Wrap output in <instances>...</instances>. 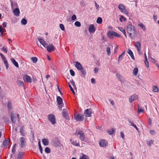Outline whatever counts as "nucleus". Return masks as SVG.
<instances>
[{"label": "nucleus", "mask_w": 159, "mask_h": 159, "mask_svg": "<svg viewBox=\"0 0 159 159\" xmlns=\"http://www.w3.org/2000/svg\"><path fill=\"white\" fill-rule=\"evenodd\" d=\"M27 20L23 18L21 20V23L23 25H26L27 24Z\"/></svg>", "instance_id": "obj_43"}, {"label": "nucleus", "mask_w": 159, "mask_h": 159, "mask_svg": "<svg viewBox=\"0 0 159 159\" xmlns=\"http://www.w3.org/2000/svg\"><path fill=\"white\" fill-rule=\"evenodd\" d=\"M150 133L151 134L154 135L155 134V132L154 130H152L150 131Z\"/></svg>", "instance_id": "obj_53"}, {"label": "nucleus", "mask_w": 159, "mask_h": 159, "mask_svg": "<svg viewBox=\"0 0 159 159\" xmlns=\"http://www.w3.org/2000/svg\"><path fill=\"white\" fill-rule=\"evenodd\" d=\"M80 159H89V158L87 155L83 154L82 156L80 157Z\"/></svg>", "instance_id": "obj_38"}, {"label": "nucleus", "mask_w": 159, "mask_h": 159, "mask_svg": "<svg viewBox=\"0 0 159 159\" xmlns=\"http://www.w3.org/2000/svg\"><path fill=\"white\" fill-rule=\"evenodd\" d=\"M118 29L120 31H121V32H122L123 33V34L124 35L125 37L126 38L127 36H126L125 30L123 28H122V27H119L118 28Z\"/></svg>", "instance_id": "obj_26"}, {"label": "nucleus", "mask_w": 159, "mask_h": 159, "mask_svg": "<svg viewBox=\"0 0 159 159\" xmlns=\"http://www.w3.org/2000/svg\"><path fill=\"white\" fill-rule=\"evenodd\" d=\"M119 20L121 22H122L123 20L125 21L126 20V18L125 17H124V16H123L120 15Z\"/></svg>", "instance_id": "obj_41"}, {"label": "nucleus", "mask_w": 159, "mask_h": 159, "mask_svg": "<svg viewBox=\"0 0 159 159\" xmlns=\"http://www.w3.org/2000/svg\"><path fill=\"white\" fill-rule=\"evenodd\" d=\"M106 51L107 52V55L108 56H110L111 54L110 48L109 47H107L106 48Z\"/></svg>", "instance_id": "obj_40"}, {"label": "nucleus", "mask_w": 159, "mask_h": 159, "mask_svg": "<svg viewBox=\"0 0 159 159\" xmlns=\"http://www.w3.org/2000/svg\"><path fill=\"white\" fill-rule=\"evenodd\" d=\"M9 143V140L5 139L3 142V145L5 147H6L8 145Z\"/></svg>", "instance_id": "obj_34"}, {"label": "nucleus", "mask_w": 159, "mask_h": 159, "mask_svg": "<svg viewBox=\"0 0 159 159\" xmlns=\"http://www.w3.org/2000/svg\"><path fill=\"white\" fill-rule=\"evenodd\" d=\"M38 144H39V149L40 150V152L41 154H42V148L41 146V144H40V141H39L38 143Z\"/></svg>", "instance_id": "obj_45"}, {"label": "nucleus", "mask_w": 159, "mask_h": 159, "mask_svg": "<svg viewBox=\"0 0 159 159\" xmlns=\"http://www.w3.org/2000/svg\"><path fill=\"white\" fill-rule=\"evenodd\" d=\"M129 122L131 126H133V127H134L137 131H138V128L137 127L136 125L133 123V121H131L130 120H129Z\"/></svg>", "instance_id": "obj_31"}, {"label": "nucleus", "mask_w": 159, "mask_h": 159, "mask_svg": "<svg viewBox=\"0 0 159 159\" xmlns=\"http://www.w3.org/2000/svg\"><path fill=\"white\" fill-rule=\"evenodd\" d=\"M48 120L52 124H54L56 122V119L54 115L51 114L48 116Z\"/></svg>", "instance_id": "obj_7"}, {"label": "nucleus", "mask_w": 159, "mask_h": 159, "mask_svg": "<svg viewBox=\"0 0 159 159\" xmlns=\"http://www.w3.org/2000/svg\"><path fill=\"white\" fill-rule=\"evenodd\" d=\"M2 50L6 53H7V48L4 47H3L2 48Z\"/></svg>", "instance_id": "obj_59"}, {"label": "nucleus", "mask_w": 159, "mask_h": 159, "mask_svg": "<svg viewBox=\"0 0 159 159\" xmlns=\"http://www.w3.org/2000/svg\"><path fill=\"white\" fill-rule=\"evenodd\" d=\"M7 23L6 22H4L3 23L2 25L4 27H6L7 26Z\"/></svg>", "instance_id": "obj_64"}, {"label": "nucleus", "mask_w": 159, "mask_h": 159, "mask_svg": "<svg viewBox=\"0 0 159 159\" xmlns=\"http://www.w3.org/2000/svg\"><path fill=\"white\" fill-rule=\"evenodd\" d=\"M59 26H60V28L62 30L64 31L65 30V27H64V25H63V24H60Z\"/></svg>", "instance_id": "obj_47"}, {"label": "nucleus", "mask_w": 159, "mask_h": 159, "mask_svg": "<svg viewBox=\"0 0 159 159\" xmlns=\"http://www.w3.org/2000/svg\"><path fill=\"white\" fill-rule=\"evenodd\" d=\"M107 36L108 38L111 39H113L114 36L117 37H120V36L119 34L112 30H110L107 32Z\"/></svg>", "instance_id": "obj_4"}, {"label": "nucleus", "mask_w": 159, "mask_h": 159, "mask_svg": "<svg viewBox=\"0 0 159 159\" xmlns=\"http://www.w3.org/2000/svg\"><path fill=\"white\" fill-rule=\"evenodd\" d=\"M23 78L24 80L26 81L27 83H31L32 81V79L31 77L28 75H24Z\"/></svg>", "instance_id": "obj_10"}, {"label": "nucleus", "mask_w": 159, "mask_h": 159, "mask_svg": "<svg viewBox=\"0 0 159 159\" xmlns=\"http://www.w3.org/2000/svg\"><path fill=\"white\" fill-rule=\"evenodd\" d=\"M116 75L119 80L121 82H124V80L122 77L120 75L118 74H116Z\"/></svg>", "instance_id": "obj_28"}, {"label": "nucleus", "mask_w": 159, "mask_h": 159, "mask_svg": "<svg viewBox=\"0 0 159 159\" xmlns=\"http://www.w3.org/2000/svg\"><path fill=\"white\" fill-rule=\"evenodd\" d=\"M31 59L34 63H36L38 60L37 58L35 57H32L31 58Z\"/></svg>", "instance_id": "obj_42"}, {"label": "nucleus", "mask_w": 159, "mask_h": 159, "mask_svg": "<svg viewBox=\"0 0 159 159\" xmlns=\"http://www.w3.org/2000/svg\"><path fill=\"white\" fill-rule=\"evenodd\" d=\"M95 80L93 78L91 79V82L92 84L95 83Z\"/></svg>", "instance_id": "obj_62"}, {"label": "nucleus", "mask_w": 159, "mask_h": 159, "mask_svg": "<svg viewBox=\"0 0 159 159\" xmlns=\"http://www.w3.org/2000/svg\"><path fill=\"white\" fill-rule=\"evenodd\" d=\"M144 111V110L142 108L138 106V113L139 114L141 112H143Z\"/></svg>", "instance_id": "obj_33"}, {"label": "nucleus", "mask_w": 159, "mask_h": 159, "mask_svg": "<svg viewBox=\"0 0 159 159\" xmlns=\"http://www.w3.org/2000/svg\"><path fill=\"white\" fill-rule=\"evenodd\" d=\"M17 84L20 86L23 87L24 86V82L20 80H17L16 82Z\"/></svg>", "instance_id": "obj_29"}, {"label": "nucleus", "mask_w": 159, "mask_h": 159, "mask_svg": "<svg viewBox=\"0 0 159 159\" xmlns=\"http://www.w3.org/2000/svg\"><path fill=\"white\" fill-rule=\"evenodd\" d=\"M138 98V96L137 95L133 94L129 97V102L132 103L133 101L137 100Z\"/></svg>", "instance_id": "obj_11"}, {"label": "nucleus", "mask_w": 159, "mask_h": 159, "mask_svg": "<svg viewBox=\"0 0 159 159\" xmlns=\"http://www.w3.org/2000/svg\"><path fill=\"white\" fill-rule=\"evenodd\" d=\"M0 55L6 66L7 69H8L9 67V65L6 57L1 53H0Z\"/></svg>", "instance_id": "obj_13"}, {"label": "nucleus", "mask_w": 159, "mask_h": 159, "mask_svg": "<svg viewBox=\"0 0 159 159\" xmlns=\"http://www.w3.org/2000/svg\"><path fill=\"white\" fill-rule=\"evenodd\" d=\"M80 70H81V72L82 75H86V72L85 70H84V69H83V68L82 69Z\"/></svg>", "instance_id": "obj_48"}, {"label": "nucleus", "mask_w": 159, "mask_h": 159, "mask_svg": "<svg viewBox=\"0 0 159 159\" xmlns=\"http://www.w3.org/2000/svg\"><path fill=\"white\" fill-rule=\"evenodd\" d=\"M94 3H95V6L96 7V9L98 11H99V5H98L95 1L94 2Z\"/></svg>", "instance_id": "obj_51"}, {"label": "nucleus", "mask_w": 159, "mask_h": 159, "mask_svg": "<svg viewBox=\"0 0 159 159\" xmlns=\"http://www.w3.org/2000/svg\"><path fill=\"white\" fill-rule=\"evenodd\" d=\"M128 53L132 59H134V56L133 53L130 49L128 50Z\"/></svg>", "instance_id": "obj_27"}, {"label": "nucleus", "mask_w": 159, "mask_h": 159, "mask_svg": "<svg viewBox=\"0 0 159 159\" xmlns=\"http://www.w3.org/2000/svg\"><path fill=\"white\" fill-rule=\"evenodd\" d=\"M107 133L110 135L112 134L114 132V129L112 128L110 129L107 130Z\"/></svg>", "instance_id": "obj_35"}, {"label": "nucleus", "mask_w": 159, "mask_h": 159, "mask_svg": "<svg viewBox=\"0 0 159 159\" xmlns=\"http://www.w3.org/2000/svg\"><path fill=\"white\" fill-rule=\"evenodd\" d=\"M42 142L43 144L45 146L48 145L49 143V141L48 139H43L42 140Z\"/></svg>", "instance_id": "obj_24"}, {"label": "nucleus", "mask_w": 159, "mask_h": 159, "mask_svg": "<svg viewBox=\"0 0 159 159\" xmlns=\"http://www.w3.org/2000/svg\"><path fill=\"white\" fill-rule=\"evenodd\" d=\"M76 19V17L75 15H74L72 16L71 17V19L73 20H75Z\"/></svg>", "instance_id": "obj_56"}, {"label": "nucleus", "mask_w": 159, "mask_h": 159, "mask_svg": "<svg viewBox=\"0 0 159 159\" xmlns=\"http://www.w3.org/2000/svg\"><path fill=\"white\" fill-rule=\"evenodd\" d=\"M118 8L122 13L127 16L128 15V11L125 9V7L123 4H119L118 5Z\"/></svg>", "instance_id": "obj_5"}, {"label": "nucleus", "mask_w": 159, "mask_h": 159, "mask_svg": "<svg viewBox=\"0 0 159 159\" xmlns=\"http://www.w3.org/2000/svg\"><path fill=\"white\" fill-rule=\"evenodd\" d=\"M139 70L137 68H134L133 70V75L134 76H136L138 74Z\"/></svg>", "instance_id": "obj_30"}, {"label": "nucleus", "mask_w": 159, "mask_h": 159, "mask_svg": "<svg viewBox=\"0 0 159 159\" xmlns=\"http://www.w3.org/2000/svg\"><path fill=\"white\" fill-rule=\"evenodd\" d=\"M16 114L14 112H11V120L12 123H15L16 121V120L15 118Z\"/></svg>", "instance_id": "obj_20"}, {"label": "nucleus", "mask_w": 159, "mask_h": 159, "mask_svg": "<svg viewBox=\"0 0 159 159\" xmlns=\"http://www.w3.org/2000/svg\"><path fill=\"white\" fill-rule=\"evenodd\" d=\"M23 155V152H20L19 153L16 159H21Z\"/></svg>", "instance_id": "obj_36"}, {"label": "nucleus", "mask_w": 159, "mask_h": 159, "mask_svg": "<svg viewBox=\"0 0 159 159\" xmlns=\"http://www.w3.org/2000/svg\"><path fill=\"white\" fill-rule=\"evenodd\" d=\"M57 101L59 105V109L61 110L62 107L63 101L62 98L60 96H57Z\"/></svg>", "instance_id": "obj_6"}, {"label": "nucleus", "mask_w": 159, "mask_h": 159, "mask_svg": "<svg viewBox=\"0 0 159 159\" xmlns=\"http://www.w3.org/2000/svg\"><path fill=\"white\" fill-rule=\"evenodd\" d=\"M3 32L4 30L3 28L1 26H0V32L1 33H2Z\"/></svg>", "instance_id": "obj_63"}, {"label": "nucleus", "mask_w": 159, "mask_h": 159, "mask_svg": "<svg viewBox=\"0 0 159 159\" xmlns=\"http://www.w3.org/2000/svg\"><path fill=\"white\" fill-rule=\"evenodd\" d=\"M75 134L77 135H79V139L82 142H84L87 143H89V139L85 137V134L83 131L79 130H77Z\"/></svg>", "instance_id": "obj_1"}, {"label": "nucleus", "mask_w": 159, "mask_h": 159, "mask_svg": "<svg viewBox=\"0 0 159 159\" xmlns=\"http://www.w3.org/2000/svg\"><path fill=\"white\" fill-rule=\"evenodd\" d=\"M120 136L123 139H125V135L124 134L123 132H120Z\"/></svg>", "instance_id": "obj_55"}, {"label": "nucleus", "mask_w": 159, "mask_h": 159, "mask_svg": "<svg viewBox=\"0 0 159 159\" xmlns=\"http://www.w3.org/2000/svg\"><path fill=\"white\" fill-rule=\"evenodd\" d=\"M138 26L141 27V29L143 30H145L146 27L143 24L141 23H140L138 25Z\"/></svg>", "instance_id": "obj_37"}, {"label": "nucleus", "mask_w": 159, "mask_h": 159, "mask_svg": "<svg viewBox=\"0 0 159 159\" xmlns=\"http://www.w3.org/2000/svg\"><path fill=\"white\" fill-rule=\"evenodd\" d=\"M153 18L155 21H156L157 19V16L154 15L153 16Z\"/></svg>", "instance_id": "obj_60"}, {"label": "nucleus", "mask_w": 159, "mask_h": 159, "mask_svg": "<svg viewBox=\"0 0 159 159\" xmlns=\"http://www.w3.org/2000/svg\"><path fill=\"white\" fill-rule=\"evenodd\" d=\"M25 139L23 137H21L20 139L19 145L21 147H24L25 146Z\"/></svg>", "instance_id": "obj_15"}, {"label": "nucleus", "mask_w": 159, "mask_h": 159, "mask_svg": "<svg viewBox=\"0 0 159 159\" xmlns=\"http://www.w3.org/2000/svg\"><path fill=\"white\" fill-rule=\"evenodd\" d=\"M75 25L77 27H80L81 26L80 23L78 21H76L75 23Z\"/></svg>", "instance_id": "obj_46"}, {"label": "nucleus", "mask_w": 159, "mask_h": 159, "mask_svg": "<svg viewBox=\"0 0 159 159\" xmlns=\"http://www.w3.org/2000/svg\"><path fill=\"white\" fill-rule=\"evenodd\" d=\"M80 5L83 7H85L86 6L84 2L83 1H81L80 2Z\"/></svg>", "instance_id": "obj_61"}, {"label": "nucleus", "mask_w": 159, "mask_h": 159, "mask_svg": "<svg viewBox=\"0 0 159 159\" xmlns=\"http://www.w3.org/2000/svg\"><path fill=\"white\" fill-rule=\"evenodd\" d=\"M159 90L157 86H153L152 87V91L154 92H157Z\"/></svg>", "instance_id": "obj_32"}, {"label": "nucleus", "mask_w": 159, "mask_h": 159, "mask_svg": "<svg viewBox=\"0 0 159 159\" xmlns=\"http://www.w3.org/2000/svg\"><path fill=\"white\" fill-rule=\"evenodd\" d=\"M63 116L65 118H68L67 114L66 112V111L65 109H63L62 112Z\"/></svg>", "instance_id": "obj_23"}, {"label": "nucleus", "mask_w": 159, "mask_h": 159, "mask_svg": "<svg viewBox=\"0 0 159 159\" xmlns=\"http://www.w3.org/2000/svg\"><path fill=\"white\" fill-rule=\"evenodd\" d=\"M70 75L72 76H74L75 75V73L74 71L72 70H70Z\"/></svg>", "instance_id": "obj_50"}, {"label": "nucleus", "mask_w": 159, "mask_h": 159, "mask_svg": "<svg viewBox=\"0 0 159 159\" xmlns=\"http://www.w3.org/2000/svg\"><path fill=\"white\" fill-rule=\"evenodd\" d=\"M70 82L73 86H75V83L73 80H70Z\"/></svg>", "instance_id": "obj_58"}, {"label": "nucleus", "mask_w": 159, "mask_h": 159, "mask_svg": "<svg viewBox=\"0 0 159 159\" xmlns=\"http://www.w3.org/2000/svg\"><path fill=\"white\" fill-rule=\"evenodd\" d=\"M102 18L101 17H99L97 18L96 22L98 24H100L102 23Z\"/></svg>", "instance_id": "obj_39"}, {"label": "nucleus", "mask_w": 159, "mask_h": 159, "mask_svg": "<svg viewBox=\"0 0 159 159\" xmlns=\"http://www.w3.org/2000/svg\"><path fill=\"white\" fill-rule=\"evenodd\" d=\"M70 141L73 145L76 147H82L85 144L84 143H82L80 144L79 141L75 140L74 138H70Z\"/></svg>", "instance_id": "obj_3"}, {"label": "nucleus", "mask_w": 159, "mask_h": 159, "mask_svg": "<svg viewBox=\"0 0 159 159\" xmlns=\"http://www.w3.org/2000/svg\"><path fill=\"white\" fill-rule=\"evenodd\" d=\"M134 45L137 48L139 53L140 55H141L142 52L141 51V45L140 43L138 42H136L134 43Z\"/></svg>", "instance_id": "obj_9"}, {"label": "nucleus", "mask_w": 159, "mask_h": 159, "mask_svg": "<svg viewBox=\"0 0 159 159\" xmlns=\"http://www.w3.org/2000/svg\"><path fill=\"white\" fill-rule=\"evenodd\" d=\"M20 132L22 135H23V136L24 135V134L23 129L22 127H21L20 128Z\"/></svg>", "instance_id": "obj_52"}, {"label": "nucleus", "mask_w": 159, "mask_h": 159, "mask_svg": "<svg viewBox=\"0 0 159 159\" xmlns=\"http://www.w3.org/2000/svg\"><path fill=\"white\" fill-rule=\"evenodd\" d=\"M47 51L49 52H51L55 50V47L52 44H49L48 45L47 44L45 47Z\"/></svg>", "instance_id": "obj_8"}, {"label": "nucleus", "mask_w": 159, "mask_h": 159, "mask_svg": "<svg viewBox=\"0 0 159 159\" xmlns=\"http://www.w3.org/2000/svg\"><path fill=\"white\" fill-rule=\"evenodd\" d=\"M13 13L14 15L16 16H18L20 13L19 9L18 7H16L13 9Z\"/></svg>", "instance_id": "obj_18"}, {"label": "nucleus", "mask_w": 159, "mask_h": 159, "mask_svg": "<svg viewBox=\"0 0 159 159\" xmlns=\"http://www.w3.org/2000/svg\"><path fill=\"white\" fill-rule=\"evenodd\" d=\"M145 64L146 66V67L148 68L149 67V65H148V62L147 60H145Z\"/></svg>", "instance_id": "obj_54"}, {"label": "nucleus", "mask_w": 159, "mask_h": 159, "mask_svg": "<svg viewBox=\"0 0 159 159\" xmlns=\"http://www.w3.org/2000/svg\"><path fill=\"white\" fill-rule=\"evenodd\" d=\"M11 61L12 62L13 64L16 67H18L19 65L18 63L16 61V60L14 59L13 58H11Z\"/></svg>", "instance_id": "obj_25"}, {"label": "nucleus", "mask_w": 159, "mask_h": 159, "mask_svg": "<svg viewBox=\"0 0 159 159\" xmlns=\"http://www.w3.org/2000/svg\"><path fill=\"white\" fill-rule=\"evenodd\" d=\"M11 8L12 9H14V8L15 7H18V4L16 2L11 1Z\"/></svg>", "instance_id": "obj_22"}, {"label": "nucleus", "mask_w": 159, "mask_h": 159, "mask_svg": "<svg viewBox=\"0 0 159 159\" xmlns=\"http://www.w3.org/2000/svg\"><path fill=\"white\" fill-rule=\"evenodd\" d=\"M99 144L100 146L103 147L107 145V143L105 140L102 139L99 141Z\"/></svg>", "instance_id": "obj_19"}, {"label": "nucleus", "mask_w": 159, "mask_h": 159, "mask_svg": "<svg viewBox=\"0 0 159 159\" xmlns=\"http://www.w3.org/2000/svg\"><path fill=\"white\" fill-rule=\"evenodd\" d=\"M8 107L9 108L11 109V104L10 102H9L8 103Z\"/></svg>", "instance_id": "obj_57"}, {"label": "nucleus", "mask_w": 159, "mask_h": 159, "mask_svg": "<svg viewBox=\"0 0 159 159\" xmlns=\"http://www.w3.org/2000/svg\"><path fill=\"white\" fill-rule=\"evenodd\" d=\"M153 142L154 141L153 140H151L147 142V144L148 146H151V145L153 144Z\"/></svg>", "instance_id": "obj_44"}, {"label": "nucleus", "mask_w": 159, "mask_h": 159, "mask_svg": "<svg viewBox=\"0 0 159 159\" xmlns=\"http://www.w3.org/2000/svg\"><path fill=\"white\" fill-rule=\"evenodd\" d=\"M38 40L40 43L44 47L47 45L48 44L44 40L43 38H38Z\"/></svg>", "instance_id": "obj_14"}, {"label": "nucleus", "mask_w": 159, "mask_h": 159, "mask_svg": "<svg viewBox=\"0 0 159 159\" xmlns=\"http://www.w3.org/2000/svg\"><path fill=\"white\" fill-rule=\"evenodd\" d=\"M126 31L129 37L132 39L133 37L132 36V35L133 34H134L136 32L135 27L131 24H129L127 26Z\"/></svg>", "instance_id": "obj_2"}, {"label": "nucleus", "mask_w": 159, "mask_h": 159, "mask_svg": "<svg viewBox=\"0 0 159 159\" xmlns=\"http://www.w3.org/2000/svg\"><path fill=\"white\" fill-rule=\"evenodd\" d=\"M75 66L79 70H80L83 68V67L81 64L78 61H76L75 62Z\"/></svg>", "instance_id": "obj_21"}, {"label": "nucleus", "mask_w": 159, "mask_h": 159, "mask_svg": "<svg viewBox=\"0 0 159 159\" xmlns=\"http://www.w3.org/2000/svg\"><path fill=\"white\" fill-rule=\"evenodd\" d=\"M92 110L91 109H87L85 110L84 111V115L86 117H90L91 116L92 114Z\"/></svg>", "instance_id": "obj_16"}, {"label": "nucleus", "mask_w": 159, "mask_h": 159, "mask_svg": "<svg viewBox=\"0 0 159 159\" xmlns=\"http://www.w3.org/2000/svg\"><path fill=\"white\" fill-rule=\"evenodd\" d=\"M45 151L47 153H49L50 152V149L48 147H46L45 149Z\"/></svg>", "instance_id": "obj_49"}, {"label": "nucleus", "mask_w": 159, "mask_h": 159, "mask_svg": "<svg viewBox=\"0 0 159 159\" xmlns=\"http://www.w3.org/2000/svg\"><path fill=\"white\" fill-rule=\"evenodd\" d=\"M75 119L77 121H82L84 120V116L78 114L75 116Z\"/></svg>", "instance_id": "obj_12"}, {"label": "nucleus", "mask_w": 159, "mask_h": 159, "mask_svg": "<svg viewBox=\"0 0 159 159\" xmlns=\"http://www.w3.org/2000/svg\"><path fill=\"white\" fill-rule=\"evenodd\" d=\"M88 30L89 32L90 33H93L96 30V29L93 24L89 25Z\"/></svg>", "instance_id": "obj_17"}]
</instances>
